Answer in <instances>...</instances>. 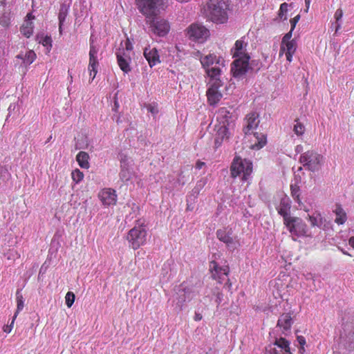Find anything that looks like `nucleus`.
I'll list each match as a JSON object with an SVG mask.
<instances>
[{
    "label": "nucleus",
    "mask_w": 354,
    "mask_h": 354,
    "mask_svg": "<svg viewBox=\"0 0 354 354\" xmlns=\"http://www.w3.org/2000/svg\"><path fill=\"white\" fill-rule=\"evenodd\" d=\"M229 10L228 0H209L205 15L207 20L216 24H223L228 21Z\"/></svg>",
    "instance_id": "f257e3e1"
},
{
    "label": "nucleus",
    "mask_w": 354,
    "mask_h": 354,
    "mask_svg": "<svg viewBox=\"0 0 354 354\" xmlns=\"http://www.w3.org/2000/svg\"><path fill=\"white\" fill-rule=\"evenodd\" d=\"M252 162L250 160L235 156L231 163L230 175L233 178L241 177L243 181H246L252 173Z\"/></svg>",
    "instance_id": "f03ea898"
},
{
    "label": "nucleus",
    "mask_w": 354,
    "mask_h": 354,
    "mask_svg": "<svg viewBox=\"0 0 354 354\" xmlns=\"http://www.w3.org/2000/svg\"><path fill=\"white\" fill-rule=\"evenodd\" d=\"M165 0H136V5L147 19H153L164 9Z\"/></svg>",
    "instance_id": "7ed1b4c3"
},
{
    "label": "nucleus",
    "mask_w": 354,
    "mask_h": 354,
    "mask_svg": "<svg viewBox=\"0 0 354 354\" xmlns=\"http://www.w3.org/2000/svg\"><path fill=\"white\" fill-rule=\"evenodd\" d=\"M209 272L212 279L216 281L217 284L223 285L224 288L231 286L228 278L230 267L226 261L221 266L215 260H212L209 263Z\"/></svg>",
    "instance_id": "20e7f679"
},
{
    "label": "nucleus",
    "mask_w": 354,
    "mask_h": 354,
    "mask_svg": "<svg viewBox=\"0 0 354 354\" xmlns=\"http://www.w3.org/2000/svg\"><path fill=\"white\" fill-rule=\"evenodd\" d=\"M283 224L291 234L294 241L296 240L295 237L310 236L307 225L301 218L292 216L288 218V221L284 222Z\"/></svg>",
    "instance_id": "39448f33"
},
{
    "label": "nucleus",
    "mask_w": 354,
    "mask_h": 354,
    "mask_svg": "<svg viewBox=\"0 0 354 354\" xmlns=\"http://www.w3.org/2000/svg\"><path fill=\"white\" fill-rule=\"evenodd\" d=\"M147 236V232L145 227L144 225H138L129 230L127 239L129 243V246L133 250H137L145 244Z\"/></svg>",
    "instance_id": "423d86ee"
},
{
    "label": "nucleus",
    "mask_w": 354,
    "mask_h": 354,
    "mask_svg": "<svg viewBox=\"0 0 354 354\" xmlns=\"http://www.w3.org/2000/svg\"><path fill=\"white\" fill-rule=\"evenodd\" d=\"M323 156L313 150H309L300 156L299 162L308 170L317 171L321 165Z\"/></svg>",
    "instance_id": "0eeeda50"
},
{
    "label": "nucleus",
    "mask_w": 354,
    "mask_h": 354,
    "mask_svg": "<svg viewBox=\"0 0 354 354\" xmlns=\"http://www.w3.org/2000/svg\"><path fill=\"white\" fill-rule=\"evenodd\" d=\"M187 35L192 41L203 43L209 38L210 32L205 26L192 24L187 28Z\"/></svg>",
    "instance_id": "6e6552de"
},
{
    "label": "nucleus",
    "mask_w": 354,
    "mask_h": 354,
    "mask_svg": "<svg viewBox=\"0 0 354 354\" xmlns=\"http://www.w3.org/2000/svg\"><path fill=\"white\" fill-rule=\"evenodd\" d=\"M250 58V57L235 58L231 66V72L234 77L240 78L246 74L249 68Z\"/></svg>",
    "instance_id": "1a4fd4ad"
},
{
    "label": "nucleus",
    "mask_w": 354,
    "mask_h": 354,
    "mask_svg": "<svg viewBox=\"0 0 354 354\" xmlns=\"http://www.w3.org/2000/svg\"><path fill=\"white\" fill-rule=\"evenodd\" d=\"M289 342L285 338L276 339L274 343L266 348V354H291Z\"/></svg>",
    "instance_id": "9d476101"
},
{
    "label": "nucleus",
    "mask_w": 354,
    "mask_h": 354,
    "mask_svg": "<svg viewBox=\"0 0 354 354\" xmlns=\"http://www.w3.org/2000/svg\"><path fill=\"white\" fill-rule=\"evenodd\" d=\"M97 48L93 44V41H91L88 70L89 71V75L92 80H94L97 73V68L99 66V62L97 59Z\"/></svg>",
    "instance_id": "9b49d317"
},
{
    "label": "nucleus",
    "mask_w": 354,
    "mask_h": 354,
    "mask_svg": "<svg viewBox=\"0 0 354 354\" xmlns=\"http://www.w3.org/2000/svg\"><path fill=\"white\" fill-rule=\"evenodd\" d=\"M148 21L150 22L152 32L159 37L166 35L170 30L169 22L164 19H157L155 20L153 18V19L148 20Z\"/></svg>",
    "instance_id": "f8f14e48"
},
{
    "label": "nucleus",
    "mask_w": 354,
    "mask_h": 354,
    "mask_svg": "<svg viewBox=\"0 0 354 354\" xmlns=\"http://www.w3.org/2000/svg\"><path fill=\"white\" fill-rule=\"evenodd\" d=\"M234 129V124L232 122H227V124H223L218 127L217 136L215 138V145L218 147L223 140H228L232 134V130Z\"/></svg>",
    "instance_id": "ddd939ff"
},
{
    "label": "nucleus",
    "mask_w": 354,
    "mask_h": 354,
    "mask_svg": "<svg viewBox=\"0 0 354 354\" xmlns=\"http://www.w3.org/2000/svg\"><path fill=\"white\" fill-rule=\"evenodd\" d=\"M216 82V84H210L209 88L207 91V102L210 106L217 104L223 97L219 88L223 84H219L218 82Z\"/></svg>",
    "instance_id": "4468645a"
},
{
    "label": "nucleus",
    "mask_w": 354,
    "mask_h": 354,
    "mask_svg": "<svg viewBox=\"0 0 354 354\" xmlns=\"http://www.w3.org/2000/svg\"><path fill=\"white\" fill-rule=\"evenodd\" d=\"M98 197L104 206L114 205L117 202L116 192L111 188H104L100 190Z\"/></svg>",
    "instance_id": "2eb2a0df"
},
{
    "label": "nucleus",
    "mask_w": 354,
    "mask_h": 354,
    "mask_svg": "<svg viewBox=\"0 0 354 354\" xmlns=\"http://www.w3.org/2000/svg\"><path fill=\"white\" fill-rule=\"evenodd\" d=\"M297 48V44L296 41H281L279 49V57H281L285 54L286 59L288 62L292 61L293 55L295 53Z\"/></svg>",
    "instance_id": "dca6fc26"
},
{
    "label": "nucleus",
    "mask_w": 354,
    "mask_h": 354,
    "mask_svg": "<svg viewBox=\"0 0 354 354\" xmlns=\"http://www.w3.org/2000/svg\"><path fill=\"white\" fill-rule=\"evenodd\" d=\"M197 53L200 55V62L203 68H207L214 64L222 66L225 65V61L221 56H217L214 53L203 56L199 51Z\"/></svg>",
    "instance_id": "f3484780"
},
{
    "label": "nucleus",
    "mask_w": 354,
    "mask_h": 354,
    "mask_svg": "<svg viewBox=\"0 0 354 354\" xmlns=\"http://www.w3.org/2000/svg\"><path fill=\"white\" fill-rule=\"evenodd\" d=\"M143 54L151 68L160 62V55L156 48L149 46L144 49Z\"/></svg>",
    "instance_id": "a211bd4d"
},
{
    "label": "nucleus",
    "mask_w": 354,
    "mask_h": 354,
    "mask_svg": "<svg viewBox=\"0 0 354 354\" xmlns=\"http://www.w3.org/2000/svg\"><path fill=\"white\" fill-rule=\"evenodd\" d=\"M290 208L291 205L289 198L286 197L282 198L279 206L277 207V210L279 214L283 216V223L288 221V218L292 217L290 215Z\"/></svg>",
    "instance_id": "6ab92c4d"
},
{
    "label": "nucleus",
    "mask_w": 354,
    "mask_h": 354,
    "mask_svg": "<svg viewBox=\"0 0 354 354\" xmlns=\"http://www.w3.org/2000/svg\"><path fill=\"white\" fill-rule=\"evenodd\" d=\"M247 44L243 39L236 40L234 46L232 48L231 53L234 58L250 57L246 53Z\"/></svg>",
    "instance_id": "aec40b11"
},
{
    "label": "nucleus",
    "mask_w": 354,
    "mask_h": 354,
    "mask_svg": "<svg viewBox=\"0 0 354 354\" xmlns=\"http://www.w3.org/2000/svg\"><path fill=\"white\" fill-rule=\"evenodd\" d=\"M257 118L258 115L256 113H251L247 115L245 120V127L243 128L245 134H250V132L258 126L259 120Z\"/></svg>",
    "instance_id": "412c9836"
},
{
    "label": "nucleus",
    "mask_w": 354,
    "mask_h": 354,
    "mask_svg": "<svg viewBox=\"0 0 354 354\" xmlns=\"http://www.w3.org/2000/svg\"><path fill=\"white\" fill-rule=\"evenodd\" d=\"M34 19L35 17L31 13H28L20 28L21 34L27 38H29L33 33L34 25L32 19Z\"/></svg>",
    "instance_id": "4be33fe9"
},
{
    "label": "nucleus",
    "mask_w": 354,
    "mask_h": 354,
    "mask_svg": "<svg viewBox=\"0 0 354 354\" xmlns=\"http://www.w3.org/2000/svg\"><path fill=\"white\" fill-rule=\"evenodd\" d=\"M117 62L120 68L125 73H128L131 71V68L130 66L131 58L127 55L124 51L122 53L118 52L116 53Z\"/></svg>",
    "instance_id": "5701e85b"
},
{
    "label": "nucleus",
    "mask_w": 354,
    "mask_h": 354,
    "mask_svg": "<svg viewBox=\"0 0 354 354\" xmlns=\"http://www.w3.org/2000/svg\"><path fill=\"white\" fill-rule=\"evenodd\" d=\"M220 66H214L212 68H204L208 77H209V84H216L218 82L219 84H223L221 80V70L219 68Z\"/></svg>",
    "instance_id": "b1692460"
},
{
    "label": "nucleus",
    "mask_w": 354,
    "mask_h": 354,
    "mask_svg": "<svg viewBox=\"0 0 354 354\" xmlns=\"http://www.w3.org/2000/svg\"><path fill=\"white\" fill-rule=\"evenodd\" d=\"M254 142L250 147L252 149L258 150L264 147L267 142L266 137L261 133L255 132L250 139Z\"/></svg>",
    "instance_id": "393cba45"
},
{
    "label": "nucleus",
    "mask_w": 354,
    "mask_h": 354,
    "mask_svg": "<svg viewBox=\"0 0 354 354\" xmlns=\"http://www.w3.org/2000/svg\"><path fill=\"white\" fill-rule=\"evenodd\" d=\"M293 324L290 313H283L279 318L277 326L282 328L283 331L289 330Z\"/></svg>",
    "instance_id": "a878e982"
},
{
    "label": "nucleus",
    "mask_w": 354,
    "mask_h": 354,
    "mask_svg": "<svg viewBox=\"0 0 354 354\" xmlns=\"http://www.w3.org/2000/svg\"><path fill=\"white\" fill-rule=\"evenodd\" d=\"M133 172L131 170L129 165L125 162H121V170L120 178L123 182H127L132 178Z\"/></svg>",
    "instance_id": "bb28decb"
},
{
    "label": "nucleus",
    "mask_w": 354,
    "mask_h": 354,
    "mask_svg": "<svg viewBox=\"0 0 354 354\" xmlns=\"http://www.w3.org/2000/svg\"><path fill=\"white\" fill-rule=\"evenodd\" d=\"M333 212L335 214V222L337 225H343L347 220V216L345 211L343 209L340 205H336L335 209Z\"/></svg>",
    "instance_id": "cd10ccee"
},
{
    "label": "nucleus",
    "mask_w": 354,
    "mask_h": 354,
    "mask_svg": "<svg viewBox=\"0 0 354 354\" xmlns=\"http://www.w3.org/2000/svg\"><path fill=\"white\" fill-rule=\"evenodd\" d=\"M232 118V115L230 112L225 107H221L218 109L217 113V119L220 121V123L227 124V122H232L234 124L232 121H229V120Z\"/></svg>",
    "instance_id": "c85d7f7f"
},
{
    "label": "nucleus",
    "mask_w": 354,
    "mask_h": 354,
    "mask_svg": "<svg viewBox=\"0 0 354 354\" xmlns=\"http://www.w3.org/2000/svg\"><path fill=\"white\" fill-rule=\"evenodd\" d=\"M17 57L22 59L24 64L30 65L35 60L37 55L33 50H30L26 51L25 55L20 54Z\"/></svg>",
    "instance_id": "c756f323"
},
{
    "label": "nucleus",
    "mask_w": 354,
    "mask_h": 354,
    "mask_svg": "<svg viewBox=\"0 0 354 354\" xmlns=\"http://www.w3.org/2000/svg\"><path fill=\"white\" fill-rule=\"evenodd\" d=\"M89 156L85 151H80L76 156V160L82 168L88 169Z\"/></svg>",
    "instance_id": "7c9ffc66"
},
{
    "label": "nucleus",
    "mask_w": 354,
    "mask_h": 354,
    "mask_svg": "<svg viewBox=\"0 0 354 354\" xmlns=\"http://www.w3.org/2000/svg\"><path fill=\"white\" fill-rule=\"evenodd\" d=\"M308 218L312 227L317 226L320 227L324 223L323 217L321 214L317 212L313 213L312 215H308Z\"/></svg>",
    "instance_id": "2f4dec72"
},
{
    "label": "nucleus",
    "mask_w": 354,
    "mask_h": 354,
    "mask_svg": "<svg viewBox=\"0 0 354 354\" xmlns=\"http://www.w3.org/2000/svg\"><path fill=\"white\" fill-rule=\"evenodd\" d=\"M216 236L221 241L226 244L233 243V239L231 237L230 234L224 229L218 230L216 231Z\"/></svg>",
    "instance_id": "473e14b6"
},
{
    "label": "nucleus",
    "mask_w": 354,
    "mask_h": 354,
    "mask_svg": "<svg viewBox=\"0 0 354 354\" xmlns=\"http://www.w3.org/2000/svg\"><path fill=\"white\" fill-rule=\"evenodd\" d=\"M16 299H17V310L15 313V315L12 318V323L15 322V319H16L18 313L19 311H21L23 308L24 307V297L20 292V291L17 290L16 292Z\"/></svg>",
    "instance_id": "72a5a7b5"
},
{
    "label": "nucleus",
    "mask_w": 354,
    "mask_h": 354,
    "mask_svg": "<svg viewBox=\"0 0 354 354\" xmlns=\"http://www.w3.org/2000/svg\"><path fill=\"white\" fill-rule=\"evenodd\" d=\"M291 196L294 200L300 205L302 203L300 199V189L297 184L290 185Z\"/></svg>",
    "instance_id": "f704fd0d"
},
{
    "label": "nucleus",
    "mask_w": 354,
    "mask_h": 354,
    "mask_svg": "<svg viewBox=\"0 0 354 354\" xmlns=\"http://www.w3.org/2000/svg\"><path fill=\"white\" fill-rule=\"evenodd\" d=\"M295 122V124L294 125L293 128L295 133L298 136H302L305 131L304 125L301 122H299V119H296Z\"/></svg>",
    "instance_id": "c9c22d12"
},
{
    "label": "nucleus",
    "mask_w": 354,
    "mask_h": 354,
    "mask_svg": "<svg viewBox=\"0 0 354 354\" xmlns=\"http://www.w3.org/2000/svg\"><path fill=\"white\" fill-rule=\"evenodd\" d=\"M67 15H68V8H66V6L65 5L62 4L60 6L59 15H58L59 23L61 24H64Z\"/></svg>",
    "instance_id": "e433bc0d"
},
{
    "label": "nucleus",
    "mask_w": 354,
    "mask_h": 354,
    "mask_svg": "<svg viewBox=\"0 0 354 354\" xmlns=\"http://www.w3.org/2000/svg\"><path fill=\"white\" fill-rule=\"evenodd\" d=\"M288 4L287 3H283L281 4L279 10L278 12V17L281 20H286V13L288 12Z\"/></svg>",
    "instance_id": "4c0bfd02"
},
{
    "label": "nucleus",
    "mask_w": 354,
    "mask_h": 354,
    "mask_svg": "<svg viewBox=\"0 0 354 354\" xmlns=\"http://www.w3.org/2000/svg\"><path fill=\"white\" fill-rule=\"evenodd\" d=\"M39 42L41 44L44 46L46 47L48 51L52 48V39L50 36H42Z\"/></svg>",
    "instance_id": "58836bf2"
},
{
    "label": "nucleus",
    "mask_w": 354,
    "mask_h": 354,
    "mask_svg": "<svg viewBox=\"0 0 354 354\" xmlns=\"http://www.w3.org/2000/svg\"><path fill=\"white\" fill-rule=\"evenodd\" d=\"M71 177L76 183H80L84 178V174L78 169H75L71 173Z\"/></svg>",
    "instance_id": "ea45409f"
},
{
    "label": "nucleus",
    "mask_w": 354,
    "mask_h": 354,
    "mask_svg": "<svg viewBox=\"0 0 354 354\" xmlns=\"http://www.w3.org/2000/svg\"><path fill=\"white\" fill-rule=\"evenodd\" d=\"M75 299V295L72 292H68L65 296V301L68 308H71Z\"/></svg>",
    "instance_id": "a19ab883"
},
{
    "label": "nucleus",
    "mask_w": 354,
    "mask_h": 354,
    "mask_svg": "<svg viewBox=\"0 0 354 354\" xmlns=\"http://www.w3.org/2000/svg\"><path fill=\"white\" fill-rule=\"evenodd\" d=\"M292 28H290V31L284 35L281 41H295V39H292Z\"/></svg>",
    "instance_id": "79ce46f5"
},
{
    "label": "nucleus",
    "mask_w": 354,
    "mask_h": 354,
    "mask_svg": "<svg viewBox=\"0 0 354 354\" xmlns=\"http://www.w3.org/2000/svg\"><path fill=\"white\" fill-rule=\"evenodd\" d=\"M299 19H300V15H297V16H295V17L292 18L290 20L292 30H294V29L295 28V26H296L297 24L298 23V21H299Z\"/></svg>",
    "instance_id": "37998d69"
},
{
    "label": "nucleus",
    "mask_w": 354,
    "mask_h": 354,
    "mask_svg": "<svg viewBox=\"0 0 354 354\" xmlns=\"http://www.w3.org/2000/svg\"><path fill=\"white\" fill-rule=\"evenodd\" d=\"M343 16V11L341 8L337 9L334 15V17L336 20V21H339Z\"/></svg>",
    "instance_id": "c03bdc74"
},
{
    "label": "nucleus",
    "mask_w": 354,
    "mask_h": 354,
    "mask_svg": "<svg viewBox=\"0 0 354 354\" xmlns=\"http://www.w3.org/2000/svg\"><path fill=\"white\" fill-rule=\"evenodd\" d=\"M124 45H125V49L127 50H131L133 49V45H132V44L131 43V41H129V39H127L125 41Z\"/></svg>",
    "instance_id": "a18cd8bd"
},
{
    "label": "nucleus",
    "mask_w": 354,
    "mask_h": 354,
    "mask_svg": "<svg viewBox=\"0 0 354 354\" xmlns=\"http://www.w3.org/2000/svg\"><path fill=\"white\" fill-rule=\"evenodd\" d=\"M297 341L301 346H304L306 344V339L303 336H297Z\"/></svg>",
    "instance_id": "49530a36"
},
{
    "label": "nucleus",
    "mask_w": 354,
    "mask_h": 354,
    "mask_svg": "<svg viewBox=\"0 0 354 354\" xmlns=\"http://www.w3.org/2000/svg\"><path fill=\"white\" fill-rule=\"evenodd\" d=\"M13 324H14V322L12 323V322L10 325L5 326L3 327V331L6 332V333H10L11 330H12V328Z\"/></svg>",
    "instance_id": "de8ad7c7"
},
{
    "label": "nucleus",
    "mask_w": 354,
    "mask_h": 354,
    "mask_svg": "<svg viewBox=\"0 0 354 354\" xmlns=\"http://www.w3.org/2000/svg\"><path fill=\"white\" fill-rule=\"evenodd\" d=\"M205 165L204 162H202L201 160H198L196 163V168L198 169H202V167Z\"/></svg>",
    "instance_id": "09e8293b"
},
{
    "label": "nucleus",
    "mask_w": 354,
    "mask_h": 354,
    "mask_svg": "<svg viewBox=\"0 0 354 354\" xmlns=\"http://www.w3.org/2000/svg\"><path fill=\"white\" fill-rule=\"evenodd\" d=\"M202 318H203V317H202L201 314L197 313H195V316H194L195 321H200L202 319Z\"/></svg>",
    "instance_id": "8fccbe9b"
},
{
    "label": "nucleus",
    "mask_w": 354,
    "mask_h": 354,
    "mask_svg": "<svg viewBox=\"0 0 354 354\" xmlns=\"http://www.w3.org/2000/svg\"><path fill=\"white\" fill-rule=\"evenodd\" d=\"M147 109L149 111H150L151 113H157V110H156L154 109V107H153L151 105H149V106L147 107Z\"/></svg>",
    "instance_id": "3c124183"
},
{
    "label": "nucleus",
    "mask_w": 354,
    "mask_h": 354,
    "mask_svg": "<svg viewBox=\"0 0 354 354\" xmlns=\"http://www.w3.org/2000/svg\"><path fill=\"white\" fill-rule=\"evenodd\" d=\"M349 245L354 248V236H351L348 240Z\"/></svg>",
    "instance_id": "603ef678"
},
{
    "label": "nucleus",
    "mask_w": 354,
    "mask_h": 354,
    "mask_svg": "<svg viewBox=\"0 0 354 354\" xmlns=\"http://www.w3.org/2000/svg\"><path fill=\"white\" fill-rule=\"evenodd\" d=\"M305 3H306V12H308V10L309 8L310 3V0H305Z\"/></svg>",
    "instance_id": "864d4df0"
},
{
    "label": "nucleus",
    "mask_w": 354,
    "mask_h": 354,
    "mask_svg": "<svg viewBox=\"0 0 354 354\" xmlns=\"http://www.w3.org/2000/svg\"><path fill=\"white\" fill-rule=\"evenodd\" d=\"M340 28L341 25L337 22L335 24V32H337Z\"/></svg>",
    "instance_id": "5fc2aeb1"
},
{
    "label": "nucleus",
    "mask_w": 354,
    "mask_h": 354,
    "mask_svg": "<svg viewBox=\"0 0 354 354\" xmlns=\"http://www.w3.org/2000/svg\"><path fill=\"white\" fill-rule=\"evenodd\" d=\"M64 24H61L59 23V34L60 35H62V26H63Z\"/></svg>",
    "instance_id": "6e6d98bb"
},
{
    "label": "nucleus",
    "mask_w": 354,
    "mask_h": 354,
    "mask_svg": "<svg viewBox=\"0 0 354 354\" xmlns=\"http://www.w3.org/2000/svg\"><path fill=\"white\" fill-rule=\"evenodd\" d=\"M305 351V349H304V346H300V348H299V353H304V352Z\"/></svg>",
    "instance_id": "4d7b16f0"
},
{
    "label": "nucleus",
    "mask_w": 354,
    "mask_h": 354,
    "mask_svg": "<svg viewBox=\"0 0 354 354\" xmlns=\"http://www.w3.org/2000/svg\"><path fill=\"white\" fill-rule=\"evenodd\" d=\"M176 1H178V2L183 3V2H188L190 0H176Z\"/></svg>",
    "instance_id": "13d9d810"
},
{
    "label": "nucleus",
    "mask_w": 354,
    "mask_h": 354,
    "mask_svg": "<svg viewBox=\"0 0 354 354\" xmlns=\"http://www.w3.org/2000/svg\"><path fill=\"white\" fill-rule=\"evenodd\" d=\"M278 290H278V289H277V294H278V296H279V297H281V296H280V294L279 293V291H278Z\"/></svg>",
    "instance_id": "bf43d9fd"
},
{
    "label": "nucleus",
    "mask_w": 354,
    "mask_h": 354,
    "mask_svg": "<svg viewBox=\"0 0 354 354\" xmlns=\"http://www.w3.org/2000/svg\"><path fill=\"white\" fill-rule=\"evenodd\" d=\"M0 24H3V25L5 24L4 23H3V20L0 19Z\"/></svg>",
    "instance_id": "052dcab7"
},
{
    "label": "nucleus",
    "mask_w": 354,
    "mask_h": 354,
    "mask_svg": "<svg viewBox=\"0 0 354 354\" xmlns=\"http://www.w3.org/2000/svg\"><path fill=\"white\" fill-rule=\"evenodd\" d=\"M115 106L116 107H118V102H115Z\"/></svg>",
    "instance_id": "680f3d73"
},
{
    "label": "nucleus",
    "mask_w": 354,
    "mask_h": 354,
    "mask_svg": "<svg viewBox=\"0 0 354 354\" xmlns=\"http://www.w3.org/2000/svg\"><path fill=\"white\" fill-rule=\"evenodd\" d=\"M344 254H346V252H344ZM346 254H348V256H351V254H350L346 253Z\"/></svg>",
    "instance_id": "e2e57ef3"
}]
</instances>
